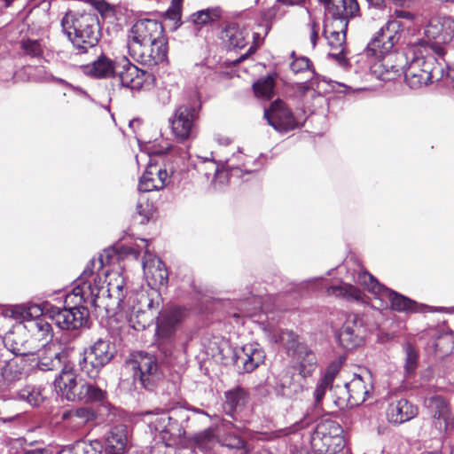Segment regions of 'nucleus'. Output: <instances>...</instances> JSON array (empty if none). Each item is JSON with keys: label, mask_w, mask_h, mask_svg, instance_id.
I'll return each mask as SVG.
<instances>
[{"label": "nucleus", "mask_w": 454, "mask_h": 454, "mask_svg": "<svg viewBox=\"0 0 454 454\" xmlns=\"http://www.w3.org/2000/svg\"><path fill=\"white\" fill-rule=\"evenodd\" d=\"M221 444L230 449L239 450L244 447V441L237 434L230 433L221 440Z\"/></svg>", "instance_id": "54"}, {"label": "nucleus", "mask_w": 454, "mask_h": 454, "mask_svg": "<svg viewBox=\"0 0 454 454\" xmlns=\"http://www.w3.org/2000/svg\"><path fill=\"white\" fill-rule=\"evenodd\" d=\"M128 441V428L125 425L111 427L105 436V454H125Z\"/></svg>", "instance_id": "30"}, {"label": "nucleus", "mask_w": 454, "mask_h": 454, "mask_svg": "<svg viewBox=\"0 0 454 454\" xmlns=\"http://www.w3.org/2000/svg\"><path fill=\"white\" fill-rule=\"evenodd\" d=\"M137 247H139L138 245H137V247H123V249H124L126 254H130L136 260H137L140 255V252L137 250Z\"/></svg>", "instance_id": "61"}, {"label": "nucleus", "mask_w": 454, "mask_h": 454, "mask_svg": "<svg viewBox=\"0 0 454 454\" xmlns=\"http://www.w3.org/2000/svg\"><path fill=\"white\" fill-rule=\"evenodd\" d=\"M368 3L369 7L376 9H383L385 7V0H365Z\"/></svg>", "instance_id": "62"}, {"label": "nucleus", "mask_w": 454, "mask_h": 454, "mask_svg": "<svg viewBox=\"0 0 454 454\" xmlns=\"http://www.w3.org/2000/svg\"><path fill=\"white\" fill-rule=\"evenodd\" d=\"M20 49L25 55L31 58H39L43 53V49L40 41L30 38L22 39L20 41Z\"/></svg>", "instance_id": "47"}, {"label": "nucleus", "mask_w": 454, "mask_h": 454, "mask_svg": "<svg viewBox=\"0 0 454 454\" xmlns=\"http://www.w3.org/2000/svg\"><path fill=\"white\" fill-rule=\"evenodd\" d=\"M164 28L160 22L151 19L137 20L128 34V51L148 44L152 41L164 38Z\"/></svg>", "instance_id": "16"}, {"label": "nucleus", "mask_w": 454, "mask_h": 454, "mask_svg": "<svg viewBox=\"0 0 454 454\" xmlns=\"http://www.w3.org/2000/svg\"><path fill=\"white\" fill-rule=\"evenodd\" d=\"M422 48L423 44H411L407 47L404 54L400 55L401 70L404 74L406 83L413 90L442 78L438 73L442 69L434 67L436 59L426 56Z\"/></svg>", "instance_id": "3"}, {"label": "nucleus", "mask_w": 454, "mask_h": 454, "mask_svg": "<svg viewBox=\"0 0 454 454\" xmlns=\"http://www.w3.org/2000/svg\"><path fill=\"white\" fill-rule=\"evenodd\" d=\"M246 158L241 151H238L233 153L231 158H228L222 168L215 162L214 158H205L204 163H208L211 167V173H204L207 179L213 176V184L215 187L221 188L226 184L232 183L233 178H239L243 176V173H248L251 171L247 166V162L243 160L241 168L240 165L236 162V160H244Z\"/></svg>", "instance_id": "13"}, {"label": "nucleus", "mask_w": 454, "mask_h": 454, "mask_svg": "<svg viewBox=\"0 0 454 454\" xmlns=\"http://www.w3.org/2000/svg\"><path fill=\"white\" fill-rule=\"evenodd\" d=\"M184 0H172L169 7L166 12L168 19L175 21L176 23L181 20L182 17V5Z\"/></svg>", "instance_id": "53"}, {"label": "nucleus", "mask_w": 454, "mask_h": 454, "mask_svg": "<svg viewBox=\"0 0 454 454\" xmlns=\"http://www.w3.org/2000/svg\"><path fill=\"white\" fill-rule=\"evenodd\" d=\"M142 420L148 427L154 439L182 441L190 417L184 409L172 411L157 410L142 413Z\"/></svg>", "instance_id": "6"}, {"label": "nucleus", "mask_w": 454, "mask_h": 454, "mask_svg": "<svg viewBox=\"0 0 454 454\" xmlns=\"http://www.w3.org/2000/svg\"><path fill=\"white\" fill-rule=\"evenodd\" d=\"M265 352L256 343H247L233 350V361L235 365L242 372H251L264 362Z\"/></svg>", "instance_id": "20"}, {"label": "nucleus", "mask_w": 454, "mask_h": 454, "mask_svg": "<svg viewBox=\"0 0 454 454\" xmlns=\"http://www.w3.org/2000/svg\"><path fill=\"white\" fill-rule=\"evenodd\" d=\"M55 388L67 401L75 402L79 396L77 376L71 364H65L60 373L54 380Z\"/></svg>", "instance_id": "24"}, {"label": "nucleus", "mask_w": 454, "mask_h": 454, "mask_svg": "<svg viewBox=\"0 0 454 454\" xmlns=\"http://www.w3.org/2000/svg\"><path fill=\"white\" fill-rule=\"evenodd\" d=\"M66 354L63 351L51 350L42 356L37 362V368L43 372H49L63 367L66 363Z\"/></svg>", "instance_id": "42"}, {"label": "nucleus", "mask_w": 454, "mask_h": 454, "mask_svg": "<svg viewBox=\"0 0 454 454\" xmlns=\"http://www.w3.org/2000/svg\"><path fill=\"white\" fill-rule=\"evenodd\" d=\"M213 153H210V156L208 158H213ZM205 158L206 157H202V156H198V159H199V162L197 163V168H198V170L199 171H205L206 172H208V173H211V167L210 165L207 162V163H204L203 161L205 160Z\"/></svg>", "instance_id": "57"}, {"label": "nucleus", "mask_w": 454, "mask_h": 454, "mask_svg": "<svg viewBox=\"0 0 454 454\" xmlns=\"http://www.w3.org/2000/svg\"><path fill=\"white\" fill-rule=\"evenodd\" d=\"M184 318V311L172 308L160 312L156 322V342L158 348L165 356L171 355L175 334Z\"/></svg>", "instance_id": "10"}, {"label": "nucleus", "mask_w": 454, "mask_h": 454, "mask_svg": "<svg viewBox=\"0 0 454 454\" xmlns=\"http://www.w3.org/2000/svg\"><path fill=\"white\" fill-rule=\"evenodd\" d=\"M106 398L107 393L100 385L87 381L81 383L77 401L94 403H104Z\"/></svg>", "instance_id": "37"}, {"label": "nucleus", "mask_w": 454, "mask_h": 454, "mask_svg": "<svg viewBox=\"0 0 454 454\" xmlns=\"http://www.w3.org/2000/svg\"><path fill=\"white\" fill-rule=\"evenodd\" d=\"M198 114L199 110L196 106L183 105L169 118L172 133L178 141L184 142L194 137Z\"/></svg>", "instance_id": "17"}, {"label": "nucleus", "mask_w": 454, "mask_h": 454, "mask_svg": "<svg viewBox=\"0 0 454 454\" xmlns=\"http://www.w3.org/2000/svg\"><path fill=\"white\" fill-rule=\"evenodd\" d=\"M310 421V419L305 417L303 419L300 420L294 426V430H300L307 427L309 425Z\"/></svg>", "instance_id": "63"}, {"label": "nucleus", "mask_w": 454, "mask_h": 454, "mask_svg": "<svg viewBox=\"0 0 454 454\" xmlns=\"http://www.w3.org/2000/svg\"><path fill=\"white\" fill-rule=\"evenodd\" d=\"M427 41L421 40L416 44H423L426 54L432 51L438 58L446 54L445 45L454 38V19L448 16H436L429 20L424 31Z\"/></svg>", "instance_id": "7"}, {"label": "nucleus", "mask_w": 454, "mask_h": 454, "mask_svg": "<svg viewBox=\"0 0 454 454\" xmlns=\"http://www.w3.org/2000/svg\"><path fill=\"white\" fill-rule=\"evenodd\" d=\"M129 53L137 62L149 67H155L167 59V39L164 37L152 41L148 44L129 50Z\"/></svg>", "instance_id": "19"}, {"label": "nucleus", "mask_w": 454, "mask_h": 454, "mask_svg": "<svg viewBox=\"0 0 454 454\" xmlns=\"http://www.w3.org/2000/svg\"><path fill=\"white\" fill-rule=\"evenodd\" d=\"M221 14L222 11L218 7L207 8L193 13L192 18L195 24L204 25L218 20L221 17Z\"/></svg>", "instance_id": "46"}, {"label": "nucleus", "mask_w": 454, "mask_h": 454, "mask_svg": "<svg viewBox=\"0 0 454 454\" xmlns=\"http://www.w3.org/2000/svg\"><path fill=\"white\" fill-rule=\"evenodd\" d=\"M316 84H317V88H318V83H317V79H311L309 82H301L299 85V91L303 96H307L308 94L312 98H314L316 96H320V93L317 92V90H316V88H315Z\"/></svg>", "instance_id": "55"}, {"label": "nucleus", "mask_w": 454, "mask_h": 454, "mask_svg": "<svg viewBox=\"0 0 454 454\" xmlns=\"http://www.w3.org/2000/svg\"><path fill=\"white\" fill-rule=\"evenodd\" d=\"M310 42L312 43V47L314 48L317 44V40L318 37V27L317 24L315 21H311L310 24Z\"/></svg>", "instance_id": "59"}, {"label": "nucleus", "mask_w": 454, "mask_h": 454, "mask_svg": "<svg viewBox=\"0 0 454 454\" xmlns=\"http://www.w3.org/2000/svg\"><path fill=\"white\" fill-rule=\"evenodd\" d=\"M418 408L407 399L392 402L387 408V417L390 423L402 424L415 418Z\"/></svg>", "instance_id": "31"}, {"label": "nucleus", "mask_w": 454, "mask_h": 454, "mask_svg": "<svg viewBox=\"0 0 454 454\" xmlns=\"http://www.w3.org/2000/svg\"><path fill=\"white\" fill-rule=\"evenodd\" d=\"M150 76L148 72L139 69L127 59H123L119 62L114 78L120 81L121 87L129 88L131 90H139Z\"/></svg>", "instance_id": "21"}, {"label": "nucleus", "mask_w": 454, "mask_h": 454, "mask_svg": "<svg viewBox=\"0 0 454 454\" xmlns=\"http://www.w3.org/2000/svg\"><path fill=\"white\" fill-rule=\"evenodd\" d=\"M114 353L110 340L98 339L80 354V370L90 379L97 380L102 369L114 358Z\"/></svg>", "instance_id": "9"}, {"label": "nucleus", "mask_w": 454, "mask_h": 454, "mask_svg": "<svg viewBox=\"0 0 454 454\" xmlns=\"http://www.w3.org/2000/svg\"><path fill=\"white\" fill-rule=\"evenodd\" d=\"M425 405L434 419L435 427L439 431L447 430L451 417L447 400L442 395H432L425 399Z\"/></svg>", "instance_id": "27"}, {"label": "nucleus", "mask_w": 454, "mask_h": 454, "mask_svg": "<svg viewBox=\"0 0 454 454\" xmlns=\"http://www.w3.org/2000/svg\"><path fill=\"white\" fill-rule=\"evenodd\" d=\"M325 6V17L341 20L347 24L360 16L357 0H318Z\"/></svg>", "instance_id": "22"}, {"label": "nucleus", "mask_w": 454, "mask_h": 454, "mask_svg": "<svg viewBox=\"0 0 454 454\" xmlns=\"http://www.w3.org/2000/svg\"><path fill=\"white\" fill-rule=\"evenodd\" d=\"M371 387H368L362 376L355 374L353 379L340 387L339 399L347 401L350 406H356L368 398Z\"/></svg>", "instance_id": "25"}, {"label": "nucleus", "mask_w": 454, "mask_h": 454, "mask_svg": "<svg viewBox=\"0 0 454 454\" xmlns=\"http://www.w3.org/2000/svg\"><path fill=\"white\" fill-rule=\"evenodd\" d=\"M45 313V307L42 309L39 305L16 306L6 311L7 316L23 323L34 333L44 340H51L53 336L51 325L41 315Z\"/></svg>", "instance_id": "11"}, {"label": "nucleus", "mask_w": 454, "mask_h": 454, "mask_svg": "<svg viewBox=\"0 0 454 454\" xmlns=\"http://www.w3.org/2000/svg\"><path fill=\"white\" fill-rule=\"evenodd\" d=\"M137 211L140 215L144 216L146 220L149 219V211L143 207L142 203H137Z\"/></svg>", "instance_id": "64"}, {"label": "nucleus", "mask_w": 454, "mask_h": 454, "mask_svg": "<svg viewBox=\"0 0 454 454\" xmlns=\"http://www.w3.org/2000/svg\"><path fill=\"white\" fill-rule=\"evenodd\" d=\"M323 281V278H312L309 279H307L300 284L301 288L307 289V290H316L318 288L319 285H321Z\"/></svg>", "instance_id": "56"}, {"label": "nucleus", "mask_w": 454, "mask_h": 454, "mask_svg": "<svg viewBox=\"0 0 454 454\" xmlns=\"http://www.w3.org/2000/svg\"><path fill=\"white\" fill-rule=\"evenodd\" d=\"M403 350L404 352V365L403 369L407 376L413 375L416 372L419 364V352L418 350L409 342H405L403 345Z\"/></svg>", "instance_id": "43"}, {"label": "nucleus", "mask_w": 454, "mask_h": 454, "mask_svg": "<svg viewBox=\"0 0 454 454\" xmlns=\"http://www.w3.org/2000/svg\"><path fill=\"white\" fill-rule=\"evenodd\" d=\"M264 117L274 129L281 133L301 127L306 120L303 114L295 116L280 99L275 100L270 108L264 110Z\"/></svg>", "instance_id": "14"}, {"label": "nucleus", "mask_w": 454, "mask_h": 454, "mask_svg": "<svg viewBox=\"0 0 454 454\" xmlns=\"http://www.w3.org/2000/svg\"><path fill=\"white\" fill-rule=\"evenodd\" d=\"M23 454H51V451L45 448H31L26 450Z\"/></svg>", "instance_id": "60"}, {"label": "nucleus", "mask_w": 454, "mask_h": 454, "mask_svg": "<svg viewBox=\"0 0 454 454\" xmlns=\"http://www.w3.org/2000/svg\"><path fill=\"white\" fill-rule=\"evenodd\" d=\"M366 328L362 317L349 314L338 334L340 345L346 350H353L364 343Z\"/></svg>", "instance_id": "18"}, {"label": "nucleus", "mask_w": 454, "mask_h": 454, "mask_svg": "<svg viewBox=\"0 0 454 454\" xmlns=\"http://www.w3.org/2000/svg\"><path fill=\"white\" fill-rule=\"evenodd\" d=\"M395 20H399L400 19H404L408 20H413V14L408 11L404 10H395L394 12Z\"/></svg>", "instance_id": "58"}, {"label": "nucleus", "mask_w": 454, "mask_h": 454, "mask_svg": "<svg viewBox=\"0 0 454 454\" xmlns=\"http://www.w3.org/2000/svg\"><path fill=\"white\" fill-rule=\"evenodd\" d=\"M294 369L298 372L299 376L305 380L310 377L317 366V356L305 344H297L292 353Z\"/></svg>", "instance_id": "26"}, {"label": "nucleus", "mask_w": 454, "mask_h": 454, "mask_svg": "<svg viewBox=\"0 0 454 454\" xmlns=\"http://www.w3.org/2000/svg\"><path fill=\"white\" fill-rule=\"evenodd\" d=\"M254 92L257 98L270 99L274 92V78L271 75L260 78L253 85Z\"/></svg>", "instance_id": "45"}, {"label": "nucleus", "mask_w": 454, "mask_h": 454, "mask_svg": "<svg viewBox=\"0 0 454 454\" xmlns=\"http://www.w3.org/2000/svg\"><path fill=\"white\" fill-rule=\"evenodd\" d=\"M304 380L295 379L294 376L285 375L277 383L275 391L278 395L286 398H294L303 392Z\"/></svg>", "instance_id": "39"}, {"label": "nucleus", "mask_w": 454, "mask_h": 454, "mask_svg": "<svg viewBox=\"0 0 454 454\" xmlns=\"http://www.w3.org/2000/svg\"><path fill=\"white\" fill-rule=\"evenodd\" d=\"M154 440L155 443L151 448V454H176V445L182 442V441Z\"/></svg>", "instance_id": "49"}, {"label": "nucleus", "mask_w": 454, "mask_h": 454, "mask_svg": "<svg viewBox=\"0 0 454 454\" xmlns=\"http://www.w3.org/2000/svg\"><path fill=\"white\" fill-rule=\"evenodd\" d=\"M326 294L348 302L363 303L364 301L363 293L357 287L347 283L327 287Z\"/></svg>", "instance_id": "38"}, {"label": "nucleus", "mask_w": 454, "mask_h": 454, "mask_svg": "<svg viewBox=\"0 0 454 454\" xmlns=\"http://www.w3.org/2000/svg\"><path fill=\"white\" fill-rule=\"evenodd\" d=\"M168 181L169 176L166 169L150 166L140 177L137 189L141 192L160 191L168 184Z\"/></svg>", "instance_id": "28"}, {"label": "nucleus", "mask_w": 454, "mask_h": 454, "mask_svg": "<svg viewBox=\"0 0 454 454\" xmlns=\"http://www.w3.org/2000/svg\"><path fill=\"white\" fill-rule=\"evenodd\" d=\"M64 34L77 54L86 53L95 47L100 37L99 20L95 12H67L61 20Z\"/></svg>", "instance_id": "4"}, {"label": "nucleus", "mask_w": 454, "mask_h": 454, "mask_svg": "<svg viewBox=\"0 0 454 454\" xmlns=\"http://www.w3.org/2000/svg\"><path fill=\"white\" fill-rule=\"evenodd\" d=\"M192 441L194 446L202 451L211 450L218 442L215 434L212 428H207L195 434Z\"/></svg>", "instance_id": "44"}, {"label": "nucleus", "mask_w": 454, "mask_h": 454, "mask_svg": "<svg viewBox=\"0 0 454 454\" xmlns=\"http://www.w3.org/2000/svg\"><path fill=\"white\" fill-rule=\"evenodd\" d=\"M141 242L145 248L142 266L145 280L151 287V291L139 290L130 294L127 304L124 303L123 300L122 279L116 283V285L108 283V288L103 291V295L106 293V297L111 301L106 306L121 309L125 308L129 325L136 331L145 329L153 322L154 318L153 312L154 309L153 297L158 296L156 289L166 286L168 280V273L164 262L148 251V240L141 239Z\"/></svg>", "instance_id": "2"}, {"label": "nucleus", "mask_w": 454, "mask_h": 454, "mask_svg": "<svg viewBox=\"0 0 454 454\" xmlns=\"http://www.w3.org/2000/svg\"><path fill=\"white\" fill-rule=\"evenodd\" d=\"M224 395L223 410L225 413L231 417H233V413L239 408L244 406L247 401V394L240 387L226 391Z\"/></svg>", "instance_id": "40"}, {"label": "nucleus", "mask_w": 454, "mask_h": 454, "mask_svg": "<svg viewBox=\"0 0 454 454\" xmlns=\"http://www.w3.org/2000/svg\"><path fill=\"white\" fill-rule=\"evenodd\" d=\"M290 68L294 74L309 72L311 74L314 71L311 69V62L307 57H300L294 59L290 64Z\"/></svg>", "instance_id": "52"}, {"label": "nucleus", "mask_w": 454, "mask_h": 454, "mask_svg": "<svg viewBox=\"0 0 454 454\" xmlns=\"http://www.w3.org/2000/svg\"><path fill=\"white\" fill-rule=\"evenodd\" d=\"M248 32L238 23H229L222 33V38L230 50L242 49L247 45Z\"/></svg>", "instance_id": "35"}, {"label": "nucleus", "mask_w": 454, "mask_h": 454, "mask_svg": "<svg viewBox=\"0 0 454 454\" xmlns=\"http://www.w3.org/2000/svg\"><path fill=\"white\" fill-rule=\"evenodd\" d=\"M275 342L283 345L288 351H294L297 344H301L297 341V335L289 330H281L275 337Z\"/></svg>", "instance_id": "48"}, {"label": "nucleus", "mask_w": 454, "mask_h": 454, "mask_svg": "<svg viewBox=\"0 0 454 454\" xmlns=\"http://www.w3.org/2000/svg\"><path fill=\"white\" fill-rule=\"evenodd\" d=\"M434 348L442 354H448L453 349V338L450 333H445L438 337L434 343Z\"/></svg>", "instance_id": "51"}, {"label": "nucleus", "mask_w": 454, "mask_h": 454, "mask_svg": "<svg viewBox=\"0 0 454 454\" xmlns=\"http://www.w3.org/2000/svg\"><path fill=\"white\" fill-rule=\"evenodd\" d=\"M24 365V362L18 357L12 358L1 365L0 387L5 388L20 380L23 375Z\"/></svg>", "instance_id": "34"}, {"label": "nucleus", "mask_w": 454, "mask_h": 454, "mask_svg": "<svg viewBox=\"0 0 454 454\" xmlns=\"http://www.w3.org/2000/svg\"><path fill=\"white\" fill-rule=\"evenodd\" d=\"M103 445L98 440H77L61 447L58 454H102Z\"/></svg>", "instance_id": "36"}, {"label": "nucleus", "mask_w": 454, "mask_h": 454, "mask_svg": "<svg viewBox=\"0 0 454 454\" xmlns=\"http://www.w3.org/2000/svg\"><path fill=\"white\" fill-rule=\"evenodd\" d=\"M108 275L103 255L92 259L80 277L74 280L73 290L67 294L64 307L45 304V315L61 330L77 331L88 327L89 310L83 305L98 306L97 301Z\"/></svg>", "instance_id": "1"}, {"label": "nucleus", "mask_w": 454, "mask_h": 454, "mask_svg": "<svg viewBox=\"0 0 454 454\" xmlns=\"http://www.w3.org/2000/svg\"><path fill=\"white\" fill-rule=\"evenodd\" d=\"M369 59L370 71L372 75L381 81L394 80L401 71L400 64H392L394 59H400V55L386 54L383 57H367Z\"/></svg>", "instance_id": "23"}, {"label": "nucleus", "mask_w": 454, "mask_h": 454, "mask_svg": "<svg viewBox=\"0 0 454 454\" xmlns=\"http://www.w3.org/2000/svg\"><path fill=\"white\" fill-rule=\"evenodd\" d=\"M403 30V25L400 20H388L368 43L364 51L366 57L379 58L393 54L392 50L399 42Z\"/></svg>", "instance_id": "12"}, {"label": "nucleus", "mask_w": 454, "mask_h": 454, "mask_svg": "<svg viewBox=\"0 0 454 454\" xmlns=\"http://www.w3.org/2000/svg\"><path fill=\"white\" fill-rule=\"evenodd\" d=\"M348 24L338 20L325 18L324 35L332 49L340 50L342 53L346 41Z\"/></svg>", "instance_id": "29"}, {"label": "nucleus", "mask_w": 454, "mask_h": 454, "mask_svg": "<svg viewBox=\"0 0 454 454\" xmlns=\"http://www.w3.org/2000/svg\"><path fill=\"white\" fill-rule=\"evenodd\" d=\"M342 434V427L338 422L331 419H322L311 434V448L317 454H336L345 445Z\"/></svg>", "instance_id": "8"}, {"label": "nucleus", "mask_w": 454, "mask_h": 454, "mask_svg": "<svg viewBox=\"0 0 454 454\" xmlns=\"http://www.w3.org/2000/svg\"><path fill=\"white\" fill-rule=\"evenodd\" d=\"M355 280L364 286L373 296L372 306L379 309L391 308L393 310L404 313L426 312L427 307L398 294L380 284L372 274L359 270Z\"/></svg>", "instance_id": "5"}, {"label": "nucleus", "mask_w": 454, "mask_h": 454, "mask_svg": "<svg viewBox=\"0 0 454 454\" xmlns=\"http://www.w3.org/2000/svg\"><path fill=\"white\" fill-rule=\"evenodd\" d=\"M340 364L339 362L331 363L323 376L318 380L316 388L314 390V398L316 404H319L325 396L326 391L328 389L334 391L336 394L340 395V387L339 386H333V381L340 372Z\"/></svg>", "instance_id": "32"}, {"label": "nucleus", "mask_w": 454, "mask_h": 454, "mask_svg": "<svg viewBox=\"0 0 454 454\" xmlns=\"http://www.w3.org/2000/svg\"><path fill=\"white\" fill-rule=\"evenodd\" d=\"M118 65L119 62H114L105 54H101L91 64L85 67L84 72L96 78H107L112 75L115 76Z\"/></svg>", "instance_id": "33"}, {"label": "nucleus", "mask_w": 454, "mask_h": 454, "mask_svg": "<svg viewBox=\"0 0 454 454\" xmlns=\"http://www.w3.org/2000/svg\"><path fill=\"white\" fill-rule=\"evenodd\" d=\"M17 397L31 406H37L44 400V387L42 385L26 384L19 389Z\"/></svg>", "instance_id": "41"}, {"label": "nucleus", "mask_w": 454, "mask_h": 454, "mask_svg": "<svg viewBox=\"0 0 454 454\" xmlns=\"http://www.w3.org/2000/svg\"><path fill=\"white\" fill-rule=\"evenodd\" d=\"M132 367L135 382L138 381L145 389H153L162 378V372L156 357L149 353H137L132 362Z\"/></svg>", "instance_id": "15"}, {"label": "nucleus", "mask_w": 454, "mask_h": 454, "mask_svg": "<svg viewBox=\"0 0 454 454\" xmlns=\"http://www.w3.org/2000/svg\"><path fill=\"white\" fill-rule=\"evenodd\" d=\"M71 419H75L78 423L85 424L93 421L96 419V414L91 408L80 407L69 411Z\"/></svg>", "instance_id": "50"}]
</instances>
